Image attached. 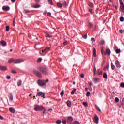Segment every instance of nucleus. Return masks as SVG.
Segmentation results:
<instances>
[{
	"instance_id": "nucleus-5",
	"label": "nucleus",
	"mask_w": 124,
	"mask_h": 124,
	"mask_svg": "<svg viewBox=\"0 0 124 124\" xmlns=\"http://www.w3.org/2000/svg\"><path fill=\"white\" fill-rule=\"evenodd\" d=\"M111 54V50H110V49H107L106 50V52H104V55L105 56H106V55H108V56H110V54Z\"/></svg>"
},
{
	"instance_id": "nucleus-29",
	"label": "nucleus",
	"mask_w": 124,
	"mask_h": 124,
	"mask_svg": "<svg viewBox=\"0 0 124 124\" xmlns=\"http://www.w3.org/2000/svg\"><path fill=\"white\" fill-rule=\"evenodd\" d=\"M115 52L116 54H120L121 53V49L117 48L116 49Z\"/></svg>"
},
{
	"instance_id": "nucleus-12",
	"label": "nucleus",
	"mask_w": 124,
	"mask_h": 124,
	"mask_svg": "<svg viewBox=\"0 0 124 124\" xmlns=\"http://www.w3.org/2000/svg\"><path fill=\"white\" fill-rule=\"evenodd\" d=\"M9 63H11L12 62H14V63H15V59L14 58H11L8 61Z\"/></svg>"
},
{
	"instance_id": "nucleus-4",
	"label": "nucleus",
	"mask_w": 124,
	"mask_h": 124,
	"mask_svg": "<svg viewBox=\"0 0 124 124\" xmlns=\"http://www.w3.org/2000/svg\"><path fill=\"white\" fill-rule=\"evenodd\" d=\"M33 73L37 77H39L40 78H41V77H42V74L40 72H38V71H37V70H34Z\"/></svg>"
},
{
	"instance_id": "nucleus-51",
	"label": "nucleus",
	"mask_w": 124,
	"mask_h": 124,
	"mask_svg": "<svg viewBox=\"0 0 124 124\" xmlns=\"http://www.w3.org/2000/svg\"><path fill=\"white\" fill-rule=\"evenodd\" d=\"M120 5H124V3H123V1L122 0H119Z\"/></svg>"
},
{
	"instance_id": "nucleus-42",
	"label": "nucleus",
	"mask_w": 124,
	"mask_h": 124,
	"mask_svg": "<svg viewBox=\"0 0 124 124\" xmlns=\"http://www.w3.org/2000/svg\"><path fill=\"white\" fill-rule=\"evenodd\" d=\"M16 25V22H15V18H14L13 21V26H15Z\"/></svg>"
},
{
	"instance_id": "nucleus-57",
	"label": "nucleus",
	"mask_w": 124,
	"mask_h": 124,
	"mask_svg": "<svg viewBox=\"0 0 124 124\" xmlns=\"http://www.w3.org/2000/svg\"><path fill=\"white\" fill-rule=\"evenodd\" d=\"M124 32V31H123V30H119V32L120 33H121V34H123V32Z\"/></svg>"
},
{
	"instance_id": "nucleus-2",
	"label": "nucleus",
	"mask_w": 124,
	"mask_h": 124,
	"mask_svg": "<svg viewBox=\"0 0 124 124\" xmlns=\"http://www.w3.org/2000/svg\"><path fill=\"white\" fill-rule=\"evenodd\" d=\"M37 69L39 70V71L42 72L43 74H45V75H48V69L41 66L38 67Z\"/></svg>"
},
{
	"instance_id": "nucleus-54",
	"label": "nucleus",
	"mask_w": 124,
	"mask_h": 124,
	"mask_svg": "<svg viewBox=\"0 0 124 124\" xmlns=\"http://www.w3.org/2000/svg\"><path fill=\"white\" fill-rule=\"evenodd\" d=\"M88 84L90 86H93V83L92 82V81L88 82Z\"/></svg>"
},
{
	"instance_id": "nucleus-33",
	"label": "nucleus",
	"mask_w": 124,
	"mask_h": 124,
	"mask_svg": "<svg viewBox=\"0 0 124 124\" xmlns=\"http://www.w3.org/2000/svg\"><path fill=\"white\" fill-rule=\"evenodd\" d=\"M17 85L18 86H21L22 85V81L20 80L17 81Z\"/></svg>"
},
{
	"instance_id": "nucleus-15",
	"label": "nucleus",
	"mask_w": 124,
	"mask_h": 124,
	"mask_svg": "<svg viewBox=\"0 0 124 124\" xmlns=\"http://www.w3.org/2000/svg\"><path fill=\"white\" fill-rule=\"evenodd\" d=\"M46 37H48V38H51L53 36L52 34H49V33H46L45 35Z\"/></svg>"
},
{
	"instance_id": "nucleus-49",
	"label": "nucleus",
	"mask_w": 124,
	"mask_h": 124,
	"mask_svg": "<svg viewBox=\"0 0 124 124\" xmlns=\"http://www.w3.org/2000/svg\"><path fill=\"white\" fill-rule=\"evenodd\" d=\"M61 123H62V121L61 120H57L56 121V124H60Z\"/></svg>"
},
{
	"instance_id": "nucleus-59",
	"label": "nucleus",
	"mask_w": 124,
	"mask_h": 124,
	"mask_svg": "<svg viewBox=\"0 0 124 124\" xmlns=\"http://www.w3.org/2000/svg\"><path fill=\"white\" fill-rule=\"evenodd\" d=\"M91 41H95V39H94V38H91Z\"/></svg>"
},
{
	"instance_id": "nucleus-56",
	"label": "nucleus",
	"mask_w": 124,
	"mask_h": 124,
	"mask_svg": "<svg viewBox=\"0 0 124 124\" xmlns=\"http://www.w3.org/2000/svg\"><path fill=\"white\" fill-rule=\"evenodd\" d=\"M89 12H90V13H91V14H93V10L92 9H89Z\"/></svg>"
},
{
	"instance_id": "nucleus-11",
	"label": "nucleus",
	"mask_w": 124,
	"mask_h": 124,
	"mask_svg": "<svg viewBox=\"0 0 124 124\" xmlns=\"http://www.w3.org/2000/svg\"><path fill=\"white\" fill-rule=\"evenodd\" d=\"M115 64L116 67H118V68H120L121 67V65L120 64V62H119L118 60H116L115 61Z\"/></svg>"
},
{
	"instance_id": "nucleus-60",
	"label": "nucleus",
	"mask_w": 124,
	"mask_h": 124,
	"mask_svg": "<svg viewBox=\"0 0 124 124\" xmlns=\"http://www.w3.org/2000/svg\"><path fill=\"white\" fill-rule=\"evenodd\" d=\"M47 16H51V13L50 12H48L47 13Z\"/></svg>"
},
{
	"instance_id": "nucleus-9",
	"label": "nucleus",
	"mask_w": 124,
	"mask_h": 124,
	"mask_svg": "<svg viewBox=\"0 0 124 124\" xmlns=\"http://www.w3.org/2000/svg\"><path fill=\"white\" fill-rule=\"evenodd\" d=\"M43 95V96H42ZM37 95L38 96H42V97H43V98H45V97H44V94H43V93L42 92H39L37 93Z\"/></svg>"
},
{
	"instance_id": "nucleus-28",
	"label": "nucleus",
	"mask_w": 124,
	"mask_h": 124,
	"mask_svg": "<svg viewBox=\"0 0 124 124\" xmlns=\"http://www.w3.org/2000/svg\"><path fill=\"white\" fill-rule=\"evenodd\" d=\"M93 24L91 22H89L88 25L89 28H90V29H92V28H93Z\"/></svg>"
},
{
	"instance_id": "nucleus-45",
	"label": "nucleus",
	"mask_w": 124,
	"mask_h": 124,
	"mask_svg": "<svg viewBox=\"0 0 124 124\" xmlns=\"http://www.w3.org/2000/svg\"><path fill=\"white\" fill-rule=\"evenodd\" d=\"M120 87H121V88H124V82H122L120 84Z\"/></svg>"
},
{
	"instance_id": "nucleus-22",
	"label": "nucleus",
	"mask_w": 124,
	"mask_h": 124,
	"mask_svg": "<svg viewBox=\"0 0 124 124\" xmlns=\"http://www.w3.org/2000/svg\"><path fill=\"white\" fill-rule=\"evenodd\" d=\"M0 43L3 46H6V43L4 41H1Z\"/></svg>"
},
{
	"instance_id": "nucleus-47",
	"label": "nucleus",
	"mask_w": 124,
	"mask_h": 124,
	"mask_svg": "<svg viewBox=\"0 0 124 124\" xmlns=\"http://www.w3.org/2000/svg\"><path fill=\"white\" fill-rule=\"evenodd\" d=\"M74 124H80V122H79V121H76L74 122Z\"/></svg>"
},
{
	"instance_id": "nucleus-37",
	"label": "nucleus",
	"mask_w": 124,
	"mask_h": 124,
	"mask_svg": "<svg viewBox=\"0 0 124 124\" xmlns=\"http://www.w3.org/2000/svg\"><path fill=\"white\" fill-rule=\"evenodd\" d=\"M98 75H102V70H99L98 71Z\"/></svg>"
},
{
	"instance_id": "nucleus-41",
	"label": "nucleus",
	"mask_w": 124,
	"mask_h": 124,
	"mask_svg": "<svg viewBox=\"0 0 124 124\" xmlns=\"http://www.w3.org/2000/svg\"><path fill=\"white\" fill-rule=\"evenodd\" d=\"M109 68V65H106L104 68V70H106L107 69H108Z\"/></svg>"
},
{
	"instance_id": "nucleus-43",
	"label": "nucleus",
	"mask_w": 124,
	"mask_h": 124,
	"mask_svg": "<svg viewBox=\"0 0 124 124\" xmlns=\"http://www.w3.org/2000/svg\"><path fill=\"white\" fill-rule=\"evenodd\" d=\"M62 123L63 124H66V120L65 119H63L62 120Z\"/></svg>"
},
{
	"instance_id": "nucleus-34",
	"label": "nucleus",
	"mask_w": 124,
	"mask_h": 124,
	"mask_svg": "<svg viewBox=\"0 0 124 124\" xmlns=\"http://www.w3.org/2000/svg\"><path fill=\"white\" fill-rule=\"evenodd\" d=\"M86 96H87L88 97H89V96H91V92H90L89 91L87 92Z\"/></svg>"
},
{
	"instance_id": "nucleus-62",
	"label": "nucleus",
	"mask_w": 124,
	"mask_h": 124,
	"mask_svg": "<svg viewBox=\"0 0 124 124\" xmlns=\"http://www.w3.org/2000/svg\"><path fill=\"white\" fill-rule=\"evenodd\" d=\"M94 72H96V68H95V67L94 68Z\"/></svg>"
},
{
	"instance_id": "nucleus-36",
	"label": "nucleus",
	"mask_w": 124,
	"mask_h": 124,
	"mask_svg": "<svg viewBox=\"0 0 124 124\" xmlns=\"http://www.w3.org/2000/svg\"><path fill=\"white\" fill-rule=\"evenodd\" d=\"M60 94H61V96H63V95L64 94V91L63 90L61 92Z\"/></svg>"
},
{
	"instance_id": "nucleus-17",
	"label": "nucleus",
	"mask_w": 124,
	"mask_h": 124,
	"mask_svg": "<svg viewBox=\"0 0 124 124\" xmlns=\"http://www.w3.org/2000/svg\"><path fill=\"white\" fill-rule=\"evenodd\" d=\"M0 70L4 71L5 70H6V66H0Z\"/></svg>"
},
{
	"instance_id": "nucleus-8",
	"label": "nucleus",
	"mask_w": 124,
	"mask_h": 124,
	"mask_svg": "<svg viewBox=\"0 0 124 124\" xmlns=\"http://www.w3.org/2000/svg\"><path fill=\"white\" fill-rule=\"evenodd\" d=\"M24 62L23 60L16 59V60H15V63H21V62Z\"/></svg>"
},
{
	"instance_id": "nucleus-39",
	"label": "nucleus",
	"mask_w": 124,
	"mask_h": 124,
	"mask_svg": "<svg viewBox=\"0 0 124 124\" xmlns=\"http://www.w3.org/2000/svg\"><path fill=\"white\" fill-rule=\"evenodd\" d=\"M103 78H107V74L106 73H104Z\"/></svg>"
},
{
	"instance_id": "nucleus-44",
	"label": "nucleus",
	"mask_w": 124,
	"mask_h": 124,
	"mask_svg": "<svg viewBox=\"0 0 124 124\" xmlns=\"http://www.w3.org/2000/svg\"><path fill=\"white\" fill-rule=\"evenodd\" d=\"M82 37L85 39H87V37H88V35L87 34L82 35Z\"/></svg>"
},
{
	"instance_id": "nucleus-26",
	"label": "nucleus",
	"mask_w": 124,
	"mask_h": 124,
	"mask_svg": "<svg viewBox=\"0 0 124 124\" xmlns=\"http://www.w3.org/2000/svg\"><path fill=\"white\" fill-rule=\"evenodd\" d=\"M75 92H76V89L74 88L72 91L71 92V94L73 95V94H74V93H75Z\"/></svg>"
},
{
	"instance_id": "nucleus-48",
	"label": "nucleus",
	"mask_w": 124,
	"mask_h": 124,
	"mask_svg": "<svg viewBox=\"0 0 124 124\" xmlns=\"http://www.w3.org/2000/svg\"><path fill=\"white\" fill-rule=\"evenodd\" d=\"M48 2L50 4H51V5H53V2L52 1V0H48Z\"/></svg>"
},
{
	"instance_id": "nucleus-63",
	"label": "nucleus",
	"mask_w": 124,
	"mask_h": 124,
	"mask_svg": "<svg viewBox=\"0 0 124 124\" xmlns=\"http://www.w3.org/2000/svg\"><path fill=\"white\" fill-rule=\"evenodd\" d=\"M101 53H102V54H104V51H103V49H101Z\"/></svg>"
},
{
	"instance_id": "nucleus-21",
	"label": "nucleus",
	"mask_w": 124,
	"mask_h": 124,
	"mask_svg": "<svg viewBox=\"0 0 124 124\" xmlns=\"http://www.w3.org/2000/svg\"><path fill=\"white\" fill-rule=\"evenodd\" d=\"M93 56L95 58L96 57V49L95 48H93Z\"/></svg>"
},
{
	"instance_id": "nucleus-13",
	"label": "nucleus",
	"mask_w": 124,
	"mask_h": 124,
	"mask_svg": "<svg viewBox=\"0 0 124 124\" xmlns=\"http://www.w3.org/2000/svg\"><path fill=\"white\" fill-rule=\"evenodd\" d=\"M9 111L10 112H11V113H12L13 114H14V113H15V109L14 108H9Z\"/></svg>"
},
{
	"instance_id": "nucleus-1",
	"label": "nucleus",
	"mask_w": 124,
	"mask_h": 124,
	"mask_svg": "<svg viewBox=\"0 0 124 124\" xmlns=\"http://www.w3.org/2000/svg\"><path fill=\"white\" fill-rule=\"evenodd\" d=\"M48 82H49V79H46V80L39 79L38 80V85L40 87H43L44 88H46V84Z\"/></svg>"
},
{
	"instance_id": "nucleus-30",
	"label": "nucleus",
	"mask_w": 124,
	"mask_h": 124,
	"mask_svg": "<svg viewBox=\"0 0 124 124\" xmlns=\"http://www.w3.org/2000/svg\"><path fill=\"white\" fill-rule=\"evenodd\" d=\"M57 5L58 7L61 8V7H62V4L61 3H57Z\"/></svg>"
},
{
	"instance_id": "nucleus-50",
	"label": "nucleus",
	"mask_w": 124,
	"mask_h": 124,
	"mask_svg": "<svg viewBox=\"0 0 124 124\" xmlns=\"http://www.w3.org/2000/svg\"><path fill=\"white\" fill-rule=\"evenodd\" d=\"M24 12L25 13H29V12H30V11L29 10H24Z\"/></svg>"
},
{
	"instance_id": "nucleus-58",
	"label": "nucleus",
	"mask_w": 124,
	"mask_h": 124,
	"mask_svg": "<svg viewBox=\"0 0 124 124\" xmlns=\"http://www.w3.org/2000/svg\"><path fill=\"white\" fill-rule=\"evenodd\" d=\"M67 43V41H65V42H64L63 43V44L64 46H65V45H66V44Z\"/></svg>"
},
{
	"instance_id": "nucleus-53",
	"label": "nucleus",
	"mask_w": 124,
	"mask_h": 124,
	"mask_svg": "<svg viewBox=\"0 0 124 124\" xmlns=\"http://www.w3.org/2000/svg\"><path fill=\"white\" fill-rule=\"evenodd\" d=\"M41 61H42V58H39L38 59V62H41Z\"/></svg>"
},
{
	"instance_id": "nucleus-61",
	"label": "nucleus",
	"mask_w": 124,
	"mask_h": 124,
	"mask_svg": "<svg viewBox=\"0 0 124 124\" xmlns=\"http://www.w3.org/2000/svg\"><path fill=\"white\" fill-rule=\"evenodd\" d=\"M0 120H3V118L0 115Z\"/></svg>"
},
{
	"instance_id": "nucleus-6",
	"label": "nucleus",
	"mask_w": 124,
	"mask_h": 124,
	"mask_svg": "<svg viewBox=\"0 0 124 124\" xmlns=\"http://www.w3.org/2000/svg\"><path fill=\"white\" fill-rule=\"evenodd\" d=\"M72 121H73V118L71 116H69L68 117V119L67 120V124H71L72 123Z\"/></svg>"
},
{
	"instance_id": "nucleus-23",
	"label": "nucleus",
	"mask_w": 124,
	"mask_h": 124,
	"mask_svg": "<svg viewBox=\"0 0 124 124\" xmlns=\"http://www.w3.org/2000/svg\"><path fill=\"white\" fill-rule=\"evenodd\" d=\"M99 45H103L105 44V42L104 41V40H101L99 42Z\"/></svg>"
},
{
	"instance_id": "nucleus-10",
	"label": "nucleus",
	"mask_w": 124,
	"mask_h": 124,
	"mask_svg": "<svg viewBox=\"0 0 124 124\" xmlns=\"http://www.w3.org/2000/svg\"><path fill=\"white\" fill-rule=\"evenodd\" d=\"M2 9L4 11H8V10H9L10 9V8H9V6H3L2 7Z\"/></svg>"
},
{
	"instance_id": "nucleus-3",
	"label": "nucleus",
	"mask_w": 124,
	"mask_h": 124,
	"mask_svg": "<svg viewBox=\"0 0 124 124\" xmlns=\"http://www.w3.org/2000/svg\"><path fill=\"white\" fill-rule=\"evenodd\" d=\"M44 109H45V107H43V106L37 105L34 108L35 111H42Z\"/></svg>"
},
{
	"instance_id": "nucleus-24",
	"label": "nucleus",
	"mask_w": 124,
	"mask_h": 124,
	"mask_svg": "<svg viewBox=\"0 0 124 124\" xmlns=\"http://www.w3.org/2000/svg\"><path fill=\"white\" fill-rule=\"evenodd\" d=\"M120 8H121V11L124 12V4L123 5H120Z\"/></svg>"
},
{
	"instance_id": "nucleus-32",
	"label": "nucleus",
	"mask_w": 124,
	"mask_h": 124,
	"mask_svg": "<svg viewBox=\"0 0 124 124\" xmlns=\"http://www.w3.org/2000/svg\"><path fill=\"white\" fill-rule=\"evenodd\" d=\"M111 68L112 69H113L114 70V69H115V65H114V64H113V63H111Z\"/></svg>"
},
{
	"instance_id": "nucleus-46",
	"label": "nucleus",
	"mask_w": 124,
	"mask_h": 124,
	"mask_svg": "<svg viewBox=\"0 0 124 124\" xmlns=\"http://www.w3.org/2000/svg\"><path fill=\"white\" fill-rule=\"evenodd\" d=\"M6 31H9V26H7L6 27Z\"/></svg>"
},
{
	"instance_id": "nucleus-19",
	"label": "nucleus",
	"mask_w": 124,
	"mask_h": 124,
	"mask_svg": "<svg viewBox=\"0 0 124 124\" xmlns=\"http://www.w3.org/2000/svg\"><path fill=\"white\" fill-rule=\"evenodd\" d=\"M66 103L68 107H70L71 106V101L70 100H68Z\"/></svg>"
},
{
	"instance_id": "nucleus-52",
	"label": "nucleus",
	"mask_w": 124,
	"mask_h": 124,
	"mask_svg": "<svg viewBox=\"0 0 124 124\" xmlns=\"http://www.w3.org/2000/svg\"><path fill=\"white\" fill-rule=\"evenodd\" d=\"M80 77L81 78H84V77H85V75H84V74H80Z\"/></svg>"
},
{
	"instance_id": "nucleus-64",
	"label": "nucleus",
	"mask_w": 124,
	"mask_h": 124,
	"mask_svg": "<svg viewBox=\"0 0 124 124\" xmlns=\"http://www.w3.org/2000/svg\"><path fill=\"white\" fill-rule=\"evenodd\" d=\"M6 78H11L10 76H7Z\"/></svg>"
},
{
	"instance_id": "nucleus-31",
	"label": "nucleus",
	"mask_w": 124,
	"mask_h": 124,
	"mask_svg": "<svg viewBox=\"0 0 124 124\" xmlns=\"http://www.w3.org/2000/svg\"><path fill=\"white\" fill-rule=\"evenodd\" d=\"M82 104L83 105H84L85 107H88V103L87 102H83L82 103Z\"/></svg>"
},
{
	"instance_id": "nucleus-25",
	"label": "nucleus",
	"mask_w": 124,
	"mask_h": 124,
	"mask_svg": "<svg viewBox=\"0 0 124 124\" xmlns=\"http://www.w3.org/2000/svg\"><path fill=\"white\" fill-rule=\"evenodd\" d=\"M95 106L96 109V110H97V111H98L99 112H101V110L100 109V108H99V107H98V106H97V105H95Z\"/></svg>"
},
{
	"instance_id": "nucleus-38",
	"label": "nucleus",
	"mask_w": 124,
	"mask_h": 124,
	"mask_svg": "<svg viewBox=\"0 0 124 124\" xmlns=\"http://www.w3.org/2000/svg\"><path fill=\"white\" fill-rule=\"evenodd\" d=\"M124 17L121 16L120 17V22H124Z\"/></svg>"
},
{
	"instance_id": "nucleus-40",
	"label": "nucleus",
	"mask_w": 124,
	"mask_h": 124,
	"mask_svg": "<svg viewBox=\"0 0 124 124\" xmlns=\"http://www.w3.org/2000/svg\"><path fill=\"white\" fill-rule=\"evenodd\" d=\"M115 102H116V103H118V102H119V98L116 97L115 98Z\"/></svg>"
},
{
	"instance_id": "nucleus-18",
	"label": "nucleus",
	"mask_w": 124,
	"mask_h": 124,
	"mask_svg": "<svg viewBox=\"0 0 124 124\" xmlns=\"http://www.w3.org/2000/svg\"><path fill=\"white\" fill-rule=\"evenodd\" d=\"M62 5H63V6H64V7H66V6H67V3H66V1H62Z\"/></svg>"
},
{
	"instance_id": "nucleus-27",
	"label": "nucleus",
	"mask_w": 124,
	"mask_h": 124,
	"mask_svg": "<svg viewBox=\"0 0 124 124\" xmlns=\"http://www.w3.org/2000/svg\"><path fill=\"white\" fill-rule=\"evenodd\" d=\"M9 99L10 101H12V100H13V95H12V94H10Z\"/></svg>"
},
{
	"instance_id": "nucleus-14",
	"label": "nucleus",
	"mask_w": 124,
	"mask_h": 124,
	"mask_svg": "<svg viewBox=\"0 0 124 124\" xmlns=\"http://www.w3.org/2000/svg\"><path fill=\"white\" fill-rule=\"evenodd\" d=\"M94 119H95L94 123H95L96 124H98L99 118H98V116H97V115H95Z\"/></svg>"
},
{
	"instance_id": "nucleus-20",
	"label": "nucleus",
	"mask_w": 124,
	"mask_h": 124,
	"mask_svg": "<svg viewBox=\"0 0 124 124\" xmlns=\"http://www.w3.org/2000/svg\"><path fill=\"white\" fill-rule=\"evenodd\" d=\"M32 7H33L34 8H39V7H40V5L39 4L33 5Z\"/></svg>"
},
{
	"instance_id": "nucleus-7",
	"label": "nucleus",
	"mask_w": 124,
	"mask_h": 124,
	"mask_svg": "<svg viewBox=\"0 0 124 124\" xmlns=\"http://www.w3.org/2000/svg\"><path fill=\"white\" fill-rule=\"evenodd\" d=\"M48 51H50V47H46L45 49L42 50L43 54H46Z\"/></svg>"
},
{
	"instance_id": "nucleus-16",
	"label": "nucleus",
	"mask_w": 124,
	"mask_h": 124,
	"mask_svg": "<svg viewBox=\"0 0 124 124\" xmlns=\"http://www.w3.org/2000/svg\"><path fill=\"white\" fill-rule=\"evenodd\" d=\"M99 78H94L93 79V81L95 83H98L99 82Z\"/></svg>"
},
{
	"instance_id": "nucleus-55",
	"label": "nucleus",
	"mask_w": 124,
	"mask_h": 124,
	"mask_svg": "<svg viewBox=\"0 0 124 124\" xmlns=\"http://www.w3.org/2000/svg\"><path fill=\"white\" fill-rule=\"evenodd\" d=\"M11 72H12V73H17V72L14 70H12Z\"/></svg>"
},
{
	"instance_id": "nucleus-35",
	"label": "nucleus",
	"mask_w": 124,
	"mask_h": 124,
	"mask_svg": "<svg viewBox=\"0 0 124 124\" xmlns=\"http://www.w3.org/2000/svg\"><path fill=\"white\" fill-rule=\"evenodd\" d=\"M89 6H90V7H91L92 8H93V4L92 3H89L88 4Z\"/></svg>"
}]
</instances>
